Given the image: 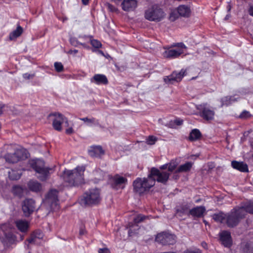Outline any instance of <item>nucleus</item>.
<instances>
[{
  "mask_svg": "<svg viewBox=\"0 0 253 253\" xmlns=\"http://www.w3.org/2000/svg\"><path fill=\"white\" fill-rule=\"evenodd\" d=\"M85 168L83 166L77 167L73 170H66L63 174L65 182L69 186H78L84 183V172Z\"/></svg>",
  "mask_w": 253,
  "mask_h": 253,
  "instance_id": "f257e3e1",
  "label": "nucleus"
},
{
  "mask_svg": "<svg viewBox=\"0 0 253 253\" xmlns=\"http://www.w3.org/2000/svg\"><path fill=\"white\" fill-rule=\"evenodd\" d=\"M31 167L39 174L38 178L42 181L46 180L54 171L53 168L45 167L44 162L41 159L32 160L29 163Z\"/></svg>",
  "mask_w": 253,
  "mask_h": 253,
  "instance_id": "f03ea898",
  "label": "nucleus"
},
{
  "mask_svg": "<svg viewBox=\"0 0 253 253\" xmlns=\"http://www.w3.org/2000/svg\"><path fill=\"white\" fill-rule=\"evenodd\" d=\"M156 179L151 178L148 175L147 178H137L133 181V189L138 194H142L148 191L155 183Z\"/></svg>",
  "mask_w": 253,
  "mask_h": 253,
  "instance_id": "7ed1b4c3",
  "label": "nucleus"
},
{
  "mask_svg": "<svg viewBox=\"0 0 253 253\" xmlns=\"http://www.w3.org/2000/svg\"><path fill=\"white\" fill-rule=\"evenodd\" d=\"M244 212L243 210H240L238 207L234 208L229 212L226 213L225 223L230 228L236 226L241 220L245 217Z\"/></svg>",
  "mask_w": 253,
  "mask_h": 253,
  "instance_id": "20e7f679",
  "label": "nucleus"
},
{
  "mask_svg": "<svg viewBox=\"0 0 253 253\" xmlns=\"http://www.w3.org/2000/svg\"><path fill=\"white\" fill-rule=\"evenodd\" d=\"M101 200L100 192L99 189L93 188L86 192L81 200L85 205H96Z\"/></svg>",
  "mask_w": 253,
  "mask_h": 253,
  "instance_id": "39448f33",
  "label": "nucleus"
},
{
  "mask_svg": "<svg viewBox=\"0 0 253 253\" xmlns=\"http://www.w3.org/2000/svg\"><path fill=\"white\" fill-rule=\"evenodd\" d=\"M164 12L157 5H153L145 10V18L150 21L159 22L165 17Z\"/></svg>",
  "mask_w": 253,
  "mask_h": 253,
  "instance_id": "423d86ee",
  "label": "nucleus"
},
{
  "mask_svg": "<svg viewBox=\"0 0 253 253\" xmlns=\"http://www.w3.org/2000/svg\"><path fill=\"white\" fill-rule=\"evenodd\" d=\"M27 157V152L23 148L17 149L14 153H7L4 156L6 162L9 164L16 163Z\"/></svg>",
  "mask_w": 253,
  "mask_h": 253,
  "instance_id": "0eeeda50",
  "label": "nucleus"
},
{
  "mask_svg": "<svg viewBox=\"0 0 253 253\" xmlns=\"http://www.w3.org/2000/svg\"><path fill=\"white\" fill-rule=\"evenodd\" d=\"M174 49H168L163 53V56L167 58H175L183 54L186 49V46L182 42L175 43L172 45Z\"/></svg>",
  "mask_w": 253,
  "mask_h": 253,
  "instance_id": "6e6552de",
  "label": "nucleus"
},
{
  "mask_svg": "<svg viewBox=\"0 0 253 253\" xmlns=\"http://www.w3.org/2000/svg\"><path fill=\"white\" fill-rule=\"evenodd\" d=\"M49 116L53 117L52 126L56 130L61 131L62 129L61 124L64 123L66 126H69V125L68 119L62 114L60 113H54L50 114Z\"/></svg>",
  "mask_w": 253,
  "mask_h": 253,
  "instance_id": "1a4fd4ad",
  "label": "nucleus"
},
{
  "mask_svg": "<svg viewBox=\"0 0 253 253\" xmlns=\"http://www.w3.org/2000/svg\"><path fill=\"white\" fill-rule=\"evenodd\" d=\"M149 174L151 178H155L158 182L165 184L169 179L170 173L166 171H161L155 168H152Z\"/></svg>",
  "mask_w": 253,
  "mask_h": 253,
  "instance_id": "9d476101",
  "label": "nucleus"
},
{
  "mask_svg": "<svg viewBox=\"0 0 253 253\" xmlns=\"http://www.w3.org/2000/svg\"><path fill=\"white\" fill-rule=\"evenodd\" d=\"M58 191L55 189L50 190L46 196L45 203L50 206L53 210L58 208Z\"/></svg>",
  "mask_w": 253,
  "mask_h": 253,
  "instance_id": "9b49d317",
  "label": "nucleus"
},
{
  "mask_svg": "<svg viewBox=\"0 0 253 253\" xmlns=\"http://www.w3.org/2000/svg\"><path fill=\"white\" fill-rule=\"evenodd\" d=\"M22 209L24 215L29 216L36 209L35 201L32 199H26L22 202Z\"/></svg>",
  "mask_w": 253,
  "mask_h": 253,
  "instance_id": "f8f14e48",
  "label": "nucleus"
},
{
  "mask_svg": "<svg viewBox=\"0 0 253 253\" xmlns=\"http://www.w3.org/2000/svg\"><path fill=\"white\" fill-rule=\"evenodd\" d=\"M186 75V70L181 69L180 72L173 71L170 75L165 76L164 81L167 84H173L174 82H179Z\"/></svg>",
  "mask_w": 253,
  "mask_h": 253,
  "instance_id": "ddd939ff",
  "label": "nucleus"
},
{
  "mask_svg": "<svg viewBox=\"0 0 253 253\" xmlns=\"http://www.w3.org/2000/svg\"><path fill=\"white\" fill-rule=\"evenodd\" d=\"M156 241L164 245H172L175 242V236L168 233H162L157 235Z\"/></svg>",
  "mask_w": 253,
  "mask_h": 253,
  "instance_id": "4468645a",
  "label": "nucleus"
},
{
  "mask_svg": "<svg viewBox=\"0 0 253 253\" xmlns=\"http://www.w3.org/2000/svg\"><path fill=\"white\" fill-rule=\"evenodd\" d=\"M198 109L201 111L200 116L207 121L212 120L213 119L214 112L210 109L207 104H201L199 106Z\"/></svg>",
  "mask_w": 253,
  "mask_h": 253,
  "instance_id": "2eb2a0df",
  "label": "nucleus"
},
{
  "mask_svg": "<svg viewBox=\"0 0 253 253\" xmlns=\"http://www.w3.org/2000/svg\"><path fill=\"white\" fill-rule=\"evenodd\" d=\"M127 182L126 178L118 174L115 175L112 178L111 186L115 189H123Z\"/></svg>",
  "mask_w": 253,
  "mask_h": 253,
  "instance_id": "dca6fc26",
  "label": "nucleus"
},
{
  "mask_svg": "<svg viewBox=\"0 0 253 253\" xmlns=\"http://www.w3.org/2000/svg\"><path fill=\"white\" fill-rule=\"evenodd\" d=\"M148 217L142 214H139L133 219V222H130L128 224V227L130 228L128 231V234L129 236H131L132 234L135 233L134 231L135 229H133L134 227H137V229H138L137 224L143 221L145 219L147 218Z\"/></svg>",
  "mask_w": 253,
  "mask_h": 253,
  "instance_id": "f3484780",
  "label": "nucleus"
},
{
  "mask_svg": "<svg viewBox=\"0 0 253 253\" xmlns=\"http://www.w3.org/2000/svg\"><path fill=\"white\" fill-rule=\"evenodd\" d=\"M43 236V234L41 231L36 230L31 234V237L27 241L30 244L39 245L41 244Z\"/></svg>",
  "mask_w": 253,
  "mask_h": 253,
  "instance_id": "a211bd4d",
  "label": "nucleus"
},
{
  "mask_svg": "<svg viewBox=\"0 0 253 253\" xmlns=\"http://www.w3.org/2000/svg\"><path fill=\"white\" fill-rule=\"evenodd\" d=\"M122 5L125 11L133 10L137 6V0H124Z\"/></svg>",
  "mask_w": 253,
  "mask_h": 253,
  "instance_id": "6ab92c4d",
  "label": "nucleus"
},
{
  "mask_svg": "<svg viewBox=\"0 0 253 253\" xmlns=\"http://www.w3.org/2000/svg\"><path fill=\"white\" fill-rule=\"evenodd\" d=\"M91 83H94L97 84H107L108 83L107 77L103 74H95L90 79Z\"/></svg>",
  "mask_w": 253,
  "mask_h": 253,
  "instance_id": "aec40b11",
  "label": "nucleus"
},
{
  "mask_svg": "<svg viewBox=\"0 0 253 253\" xmlns=\"http://www.w3.org/2000/svg\"><path fill=\"white\" fill-rule=\"evenodd\" d=\"M3 236L0 238L4 244H12L15 240V237L11 232H5L3 230Z\"/></svg>",
  "mask_w": 253,
  "mask_h": 253,
  "instance_id": "412c9836",
  "label": "nucleus"
},
{
  "mask_svg": "<svg viewBox=\"0 0 253 253\" xmlns=\"http://www.w3.org/2000/svg\"><path fill=\"white\" fill-rule=\"evenodd\" d=\"M220 240L225 247H230L231 245V235L230 232L224 231L220 234Z\"/></svg>",
  "mask_w": 253,
  "mask_h": 253,
  "instance_id": "4be33fe9",
  "label": "nucleus"
},
{
  "mask_svg": "<svg viewBox=\"0 0 253 253\" xmlns=\"http://www.w3.org/2000/svg\"><path fill=\"white\" fill-rule=\"evenodd\" d=\"M231 165L234 169L240 171L247 172L248 171V166L244 162L234 161L232 162Z\"/></svg>",
  "mask_w": 253,
  "mask_h": 253,
  "instance_id": "5701e85b",
  "label": "nucleus"
},
{
  "mask_svg": "<svg viewBox=\"0 0 253 253\" xmlns=\"http://www.w3.org/2000/svg\"><path fill=\"white\" fill-rule=\"evenodd\" d=\"M238 207L240 210L242 209L244 211V217H245L247 213L253 214V201L246 203Z\"/></svg>",
  "mask_w": 253,
  "mask_h": 253,
  "instance_id": "b1692460",
  "label": "nucleus"
},
{
  "mask_svg": "<svg viewBox=\"0 0 253 253\" xmlns=\"http://www.w3.org/2000/svg\"><path fill=\"white\" fill-rule=\"evenodd\" d=\"M88 153L91 157H98L103 155L104 152L101 146H98L91 147L88 150Z\"/></svg>",
  "mask_w": 253,
  "mask_h": 253,
  "instance_id": "393cba45",
  "label": "nucleus"
},
{
  "mask_svg": "<svg viewBox=\"0 0 253 253\" xmlns=\"http://www.w3.org/2000/svg\"><path fill=\"white\" fill-rule=\"evenodd\" d=\"M205 211L206 209L204 207H197L190 211V214L194 217H200L203 216Z\"/></svg>",
  "mask_w": 253,
  "mask_h": 253,
  "instance_id": "a878e982",
  "label": "nucleus"
},
{
  "mask_svg": "<svg viewBox=\"0 0 253 253\" xmlns=\"http://www.w3.org/2000/svg\"><path fill=\"white\" fill-rule=\"evenodd\" d=\"M190 8L185 5H181L177 8L178 14L182 17H188L190 14Z\"/></svg>",
  "mask_w": 253,
  "mask_h": 253,
  "instance_id": "bb28decb",
  "label": "nucleus"
},
{
  "mask_svg": "<svg viewBox=\"0 0 253 253\" xmlns=\"http://www.w3.org/2000/svg\"><path fill=\"white\" fill-rule=\"evenodd\" d=\"M190 206L187 204H184L176 208V212L180 215L190 214Z\"/></svg>",
  "mask_w": 253,
  "mask_h": 253,
  "instance_id": "cd10ccee",
  "label": "nucleus"
},
{
  "mask_svg": "<svg viewBox=\"0 0 253 253\" xmlns=\"http://www.w3.org/2000/svg\"><path fill=\"white\" fill-rule=\"evenodd\" d=\"M17 228L22 232H27L29 228V223L26 220H18L15 222Z\"/></svg>",
  "mask_w": 253,
  "mask_h": 253,
  "instance_id": "c85d7f7f",
  "label": "nucleus"
},
{
  "mask_svg": "<svg viewBox=\"0 0 253 253\" xmlns=\"http://www.w3.org/2000/svg\"><path fill=\"white\" fill-rule=\"evenodd\" d=\"M226 213L222 211L215 213L211 215L212 218L216 222L225 223Z\"/></svg>",
  "mask_w": 253,
  "mask_h": 253,
  "instance_id": "c756f323",
  "label": "nucleus"
},
{
  "mask_svg": "<svg viewBox=\"0 0 253 253\" xmlns=\"http://www.w3.org/2000/svg\"><path fill=\"white\" fill-rule=\"evenodd\" d=\"M23 32V28L19 25L17 26L16 30L12 32L9 36V39L10 41L15 40L18 37L21 36Z\"/></svg>",
  "mask_w": 253,
  "mask_h": 253,
  "instance_id": "7c9ffc66",
  "label": "nucleus"
},
{
  "mask_svg": "<svg viewBox=\"0 0 253 253\" xmlns=\"http://www.w3.org/2000/svg\"><path fill=\"white\" fill-rule=\"evenodd\" d=\"M202 136L201 133L198 129H193L190 133L189 139L191 141H196L199 139Z\"/></svg>",
  "mask_w": 253,
  "mask_h": 253,
  "instance_id": "2f4dec72",
  "label": "nucleus"
},
{
  "mask_svg": "<svg viewBox=\"0 0 253 253\" xmlns=\"http://www.w3.org/2000/svg\"><path fill=\"white\" fill-rule=\"evenodd\" d=\"M29 188L32 191L39 192L42 189L41 184L36 181H30L28 183Z\"/></svg>",
  "mask_w": 253,
  "mask_h": 253,
  "instance_id": "473e14b6",
  "label": "nucleus"
},
{
  "mask_svg": "<svg viewBox=\"0 0 253 253\" xmlns=\"http://www.w3.org/2000/svg\"><path fill=\"white\" fill-rule=\"evenodd\" d=\"M193 165L191 162H187L185 164L179 166L176 170V172H186L190 170Z\"/></svg>",
  "mask_w": 253,
  "mask_h": 253,
  "instance_id": "72a5a7b5",
  "label": "nucleus"
},
{
  "mask_svg": "<svg viewBox=\"0 0 253 253\" xmlns=\"http://www.w3.org/2000/svg\"><path fill=\"white\" fill-rule=\"evenodd\" d=\"M80 119L85 122L86 125L89 126H91L93 125H98L99 124L98 121L96 120L94 118H88L87 117H85L80 118Z\"/></svg>",
  "mask_w": 253,
  "mask_h": 253,
  "instance_id": "f704fd0d",
  "label": "nucleus"
},
{
  "mask_svg": "<svg viewBox=\"0 0 253 253\" xmlns=\"http://www.w3.org/2000/svg\"><path fill=\"white\" fill-rule=\"evenodd\" d=\"M21 173L20 171L14 170H11L8 171L9 177L11 180H17L21 177Z\"/></svg>",
  "mask_w": 253,
  "mask_h": 253,
  "instance_id": "c9c22d12",
  "label": "nucleus"
},
{
  "mask_svg": "<svg viewBox=\"0 0 253 253\" xmlns=\"http://www.w3.org/2000/svg\"><path fill=\"white\" fill-rule=\"evenodd\" d=\"M236 100L235 98L231 96H226L222 98L221 100V106L224 105L227 106L230 104L232 102L235 101Z\"/></svg>",
  "mask_w": 253,
  "mask_h": 253,
  "instance_id": "e433bc0d",
  "label": "nucleus"
},
{
  "mask_svg": "<svg viewBox=\"0 0 253 253\" xmlns=\"http://www.w3.org/2000/svg\"><path fill=\"white\" fill-rule=\"evenodd\" d=\"M12 192L15 196H21L23 193V189L21 187L15 185L13 186Z\"/></svg>",
  "mask_w": 253,
  "mask_h": 253,
  "instance_id": "4c0bfd02",
  "label": "nucleus"
},
{
  "mask_svg": "<svg viewBox=\"0 0 253 253\" xmlns=\"http://www.w3.org/2000/svg\"><path fill=\"white\" fill-rule=\"evenodd\" d=\"M168 164V170L170 172H172L174 170L178 165L177 163L174 161H171Z\"/></svg>",
  "mask_w": 253,
  "mask_h": 253,
  "instance_id": "58836bf2",
  "label": "nucleus"
},
{
  "mask_svg": "<svg viewBox=\"0 0 253 253\" xmlns=\"http://www.w3.org/2000/svg\"><path fill=\"white\" fill-rule=\"evenodd\" d=\"M54 66L55 70L58 72H61L63 70V66L61 62H55Z\"/></svg>",
  "mask_w": 253,
  "mask_h": 253,
  "instance_id": "ea45409f",
  "label": "nucleus"
},
{
  "mask_svg": "<svg viewBox=\"0 0 253 253\" xmlns=\"http://www.w3.org/2000/svg\"><path fill=\"white\" fill-rule=\"evenodd\" d=\"M178 17L177 10L176 11H172L169 15V20L174 21Z\"/></svg>",
  "mask_w": 253,
  "mask_h": 253,
  "instance_id": "a19ab883",
  "label": "nucleus"
},
{
  "mask_svg": "<svg viewBox=\"0 0 253 253\" xmlns=\"http://www.w3.org/2000/svg\"><path fill=\"white\" fill-rule=\"evenodd\" d=\"M157 139L155 136H149L146 139V143L149 145H153L156 141Z\"/></svg>",
  "mask_w": 253,
  "mask_h": 253,
  "instance_id": "79ce46f5",
  "label": "nucleus"
},
{
  "mask_svg": "<svg viewBox=\"0 0 253 253\" xmlns=\"http://www.w3.org/2000/svg\"><path fill=\"white\" fill-rule=\"evenodd\" d=\"M91 45L95 48H99L101 46L100 42L96 40H92L90 41Z\"/></svg>",
  "mask_w": 253,
  "mask_h": 253,
  "instance_id": "37998d69",
  "label": "nucleus"
},
{
  "mask_svg": "<svg viewBox=\"0 0 253 253\" xmlns=\"http://www.w3.org/2000/svg\"><path fill=\"white\" fill-rule=\"evenodd\" d=\"M250 116L249 112L248 111H243L241 115H240V117L241 118H247L249 117Z\"/></svg>",
  "mask_w": 253,
  "mask_h": 253,
  "instance_id": "c03bdc74",
  "label": "nucleus"
},
{
  "mask_svg": "<svg viewBox=\"0 0 253 253\" xmlns=\"http://www.w3.org/2000/svg\"><path fill=\"white\" fill-rule=\"evenodd\" d=\"M34 76V74H30L28 73H25L23 75V78L25 79H30L33 78Z\"/></svg>",
  "mask_w": 253,
  "mask_h": 253,
  "instance_id": "a18cd8bd",
  "label": "nucleus"
},
{
  "mask_svg": "<svg viewBox=\"0 0 253 253\" xmlns=\"http://www.w3.org/2000/svg\"><path fill=\"white\" fill-rule=\"evenodd\" d=\"M70 42L74 46H77V45L79 44H80L84 45V44H82L81 43H80L79 42H78L77 41H76L74 39H71L70 40Z\"/></svg>",
  "mask_w": 253,
  "mask_h": 253,
  "instance_id": "49530a36",
  "label": "nucleus"
},
{
  "mask_svg": "<svg viewBox=\"0 0 253 253\" xmlns=\"http://www.w3.org/2000/svg\"><path fill=\"white\" fill-rule=\"evenodd\" d=\"M98 253H110V251L107 248L99 249Z\"/></svg>",
  "mask_w": 253,
  "mask_h": 253,
  "instance_id": "de8ad7c7",
  "label": "nucleus"
},
{
  "mask_svg": "<svg viewBox=\"0 0 253 253\" xmlns=\"http://www.w3.org/2000/svg\"><path fill=\"white\" fill-rule=\"evenodd\" d=\"M184 253H201V252L199 249H196L194 251L187 250Z\"/></svg>",
  "mask_w": 253,
  "mask_h": 253,
  "instance_id": "09e8293b",
  "label": "nucleus"
},
{
  "mask_svg": "<svg viewBox=\"0 0 253 253\" xmlns=\"http://www.w3.org/2000/svg\"><path fill=\"white\" fill-rule=\"evenodd\" d=\"M6 107L5 105L0 104V116H1L3 112L5 111V108Z\"/></svg>",
  "mask_w": 253,
  "mask_h": 253,
  "instance_id": "8fccbe9b",
  "label": "nucleus"
},
{
  "mask_svg": "<svg viewBox=\"0 0 253 253\" xmlns=\"http://www.w3.org/2000/svg\"><path fill=\"white\" fill-rule=\"evenodd\" d=\"M74 133V130L72 127L66 129V133L67 134H71Z\"/></svg>",
  "mask_w": 253,
  "mask_h": 253,
  "instance_id": "3c124183",
  "label": "nucleus"
},
{
  "mask_svg": "<svg viewBox=\"0 0 253 253\" xmlns=\"http://www.w3.org/2000/svg\"><path fill=\"white\" fill-rule=\"evenodd\" d=\"M78 50H76V49H74V50H70L68 52L70 54H76L77 53H78Z\"/></svg>",
  "mask_w": 253,
  "mask_h": 253,
  "instance_id": "603ef678",
  "label": "nucleus"
},
{
  "mask_svg": "<svg viewBox=\"0 0 253 253\" xmlns=\"http://www.w3.org/2000/svg\"><path fill=\"white\" fill-rule=\"evenodd\" d=\"M182 122H183V121L182 120H176L175 121V123L177 125H178V126L182 125Z\"/></svg>",
  "mask_w": 253,
  "mask_h": 253,
  "instance_id": "864d4df0",
  "label": "nucleus"
},
{
  "mask_svg": "<svg viewBox=\"0 0 253 253\" xmlns=\"http://www.w3.org/2000/svg\"><path fill=\"white\" fill-rule=\"evenodd\" d=\"M168 164H165V165H164L163 166H162L161 167H160V169H168Z\"/></svg>",
  "mask_w": 253,
  "mask_h": 253,
  "instance_id": "5fc2aeb1",
  "label": "nucleus"
},
{
  "mask_svg": "<svg viewBox=\"0 0 253 253\" xmlns=\"http://www.w3.org/2000/svg\"><path fill=\"white\" fill-rule=\"evenodd\" d=\"M108 8L111 10V11H114L116 10V8L115 7H114L113 6H112V5L111 4H109L108 5Z\"/></svg>",
  "mask_w": 253,
  "mask_h": 253,
  "instance_id": "6e6d98bb",
  "label": "nucleus"
},
{
  "mask_svg": "<svg viewBox=\"0 0 253 253\" xmlns=\"http://www.w3.org/2000/svg\"><path fill=\"white\" fill-rule=\"evenodd\" d=\"M249 13L251 15L253 16V6H251L249 10Z\"/></svg>",
  "mask_w": 253,
  "mask_h": 253,
  "instance_id": "4d7b16f0",
  "label": "nucleus"
},
{
  "mask_svg": "<svg viewBox=\"0 0 253 253\" xmlns=\"http://www.w3.org/2000/svg\"><path fill=\"white\" fill-rule=\"evenodd\" d=\"M85 231L83 229H81L80 230V235H83L85 234Z\"/></svg>",
  "mask_w": 253,
  "mask_h": 253,
  "instance_id": "13d9d810",
  "label": "nucleus"
},
{
  "mask_svg": "<svg viewBox=\"0 0 253 253\" xmlns=\"http://www.w3.org/2000/svg\"><path fill=\"white\" fill-rule=\"evenodd\" d=\"M201 244H202V247H203V248H207V243H205V242H202Z\"/></svg>",
  "mask_w": 253,
  "mask_h": 253,
  "instance_id": "bf43d9fd",
  "label": "nucleus"
},
{
  "mask_svg": "<svg viewBox=\"0 0 253 253\" xmlns=\"http://www.w3.org/2000/svg\"><path fill=\"white\" fill-rule=\"evenodd\" d=\"M89 0H82V2L84 4H87Z\"/></svg>",
  "mask_w": 253,
  "mask_h": 253,
  "instance_id": "052dcab7",
  "label": "nucleus"
},
{
  "mask_svg": "<svg viewBox=\"0 0 253 253\" xmlns=\"http://www.w3.org/2000/svg\"><path fill=\"white\" fill-rule=\"evenodd\" d=\"M230 17V15L229 14H227L226 17H225L224 19L225 20L228 19V18Z\"/></svg>",
  "mask_w": 253,
  "mask_h": 253,
  "instance_id": "680f3d73",
  "label": "nucleus"
},
{
  "mask_svg": "<svg viewBox=\"0 0 253 253\" xmlns=\"http://www.w3.org/2000/svg\"><path fill=\"white\" fill-rule=\"evenodd\" d=\"M204 222L206 224H207V222L206 220H204Z\"/></svg>",
  "mask_w": 253,
  "mask_h": 253,
  "instance_id": "e2e57ef3",
  "label": "nucleus"
},
{
  "mask_svg": "<svg viewBox=\"0 0 253 253\" xmlns=\"http://www.w3.org/2000/svg\"><path fill=\"white\" fill-rule=\"evenodd\" d=\"M195 78H196V77H195H195H193V78H192V80H194V79H195Z\"/></svg>",
  "mask_w": 253,
  "mask_h": 253,
  "instance_id": "0e129e2a",
  "label": "nucleus"
},
{
  "mask_svg": "<svg viewBox=\"0 0 253 253\" xmlns=\"http://www.w3.org/2000/svg\"><path fill=\"white\" fill-rule=\"evenodd\" d=\"M100 52L102 54H103V52H102V51H100Z\"/></svg>",
  "mask_w": 253,
  "mask_h": 253,
  "instance_id": "69168bd1",
  "label": "nucleus"
},
{
  "mask_svg": "<svg viewBox=\"0 0 253 253\" xmlns=\"http://www.w3.org/2000/svg\"><path fill=\"white\" fill-rule=\"evenodd\" d=\"M230 10V8L229 7L228 9V11H229Z\"/></svg>",
  "mask_w": 253,
  "mask_h": 253,
  "instance_id": "338daca9",
  "label": "nucleus"
}]
</instances>
